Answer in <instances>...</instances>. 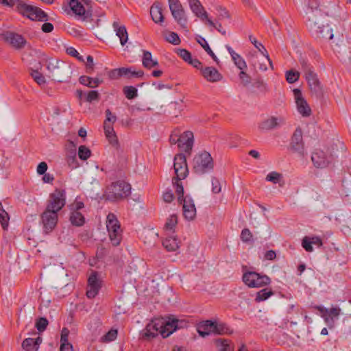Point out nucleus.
I'll use <instances>...</instances> for the list:
<instances>
[{"label": "nucleus", "mask_w": 351, "mask_h": 351, "mask_svg": "<svg viewBox=\"0 0 351 351\" xmlns=\"http://www.w3.org/2000/svg\"><path fill=\"white\" fill-rule=\"evenodd\" d=\"M332 156H326L322 150H316L311 156L314 165L317 168H324L331 162Z\"/></svg>", "instance_id": "obj_21"}, {"label": "nucleus", "mask_w": 351, "mask_h": 351, "mask_svg": "<svg viewBox=\"0 0 351 351\" xmlns=\"http://www.w3.org/2000/svg\"><path fill=\"white\" fill-rule=\"evenodd\" d=\"M69 330L67 328H63L60 337V351H73V346L69 342Z\"/></svg>", "instance_id": "obj_30"}, {"label": "nucleus", "mask_w": 351, "mask_h": 351, "mask_svg": "<svg viewBox=\"0 0 351 351\" xmlns=\"http://www.w3.org/2000/svg\"><path fill=\"white\" fill-rule=\"evenodd\" d=\"M173 168L178 180L184 179L189 173L186 156L182 154H176L174 157Z\"/></svg>", "instance_id": "obj_13"}, {"label": "nucleus", "mask_w": 351, "mask_h": 351, "mask_svg": "<svg viewBox=\"0 0 351 351\" xmlns=\"http://www.w3.org/2000/svg\"><path fill=\"white\" fill-rule=\"evenodd\" d=\"M179 202L182 204L184 217L188 220H193L196 216V208L193 199L190 196L186 195Z\"/></svg>", "instance_id": "obj_18"}, {"label": "nucleus", "mask_w": 351, "mask_h": 351, "mask_svg": "<svg viewBox=\"0 0 351 351\" xmlns=\"http://www.w3.org/2000/svg\"><path fill=\"white\" fill-rule=\"evenodd\" d=\"M232 60L234 61L235 65L240 69L244 70L247 68V64L243 58L239 55L238 53L235 54L233 57H232Z\"/></svg>", "instance_id": "obj_51"}, {"label": "nucleus", "mask_w": 351, "mask_h": 351, "mask_svg": "<svg viewBox=\"0 0 351 351\" xmlns=\"http://www.w3.org/2000/svg\"><path fill=\"white\" fill-rule=\"evenodd\" d=\"M150 15L152 20L156 23H159L162 25L164 22V16L162 14V5L160 3H154L150 8Z\"/></svg>", "instance_id": "obj_28"}, {"label": "nucleus", "mask_w": 351, "mask_h": 351, "mask_svg": "<svg viewBox=\"0 0 351 351\" xmlns=\"http://www.w3.org/2000/svg\"><path fill=\"white\" fill-rule=\"evenodd\" d=\"M216 346L220 351H232L233 345L227 339H219L216 340Z\"/></svg>", "instance_id": "obj_39"}, {"label": "nucleus", "mask_w": 351, "mask_h": 351, "mask_svg": "<svg viewBox=\"0 0 351 351\" xmlns=\"http://www.w3.org/2000/svg\"><path fill=\"white\" fill-rule=\"evenodd\" d=\"M213 167L211 155L207 152H202L193 158V169L196 174H204L211 171Z\"/></svg>", "instance_id": "obj_7"}, {"label": "nucleus", "mask_w": 351, "mask_h": 351, "mask_svg": "<svg viewBox=\"0 0 351 351\" xmlns=\"http://www.w3.org/2000/svg\"><path fill=\"white\" fill-rule=\"evenodd\" d=\"M274 294V291L269 288H265L260 290L256 293V298L254 300L256 302H261L265 301L267 300L269 297L273 295Z\"/></svg>", "instance_id": "obj_38"}, {"label": "nucleus", "mask_w": 351, "mask_h": 351, "mask_svg": "<svg viewBox=\"0 0 351 351\" xmlns=\"http://www.w3.org/2000/svg\"><path fill=\"white\" fill-rule=\"evenodd\" d=\"M58 213L47 209L41 215V222L43 230L46 234L51 232L56 226L58 223Z\"/></svg>", "instance_id": "obj_12"}, {"label": "nucleus", "mask_w": 351, "mask_h": 351, "mask_svg": "<svg viewBox=\"0 0 351 351\" xmlns=\"http://www.w3.org/2000/svg\"><path fill=\"white\" fill-rule=\"evenodd\" d=\"M175 21L183 28L186 29L187 16L184 8L171 14Z\"/></svg>", "instance_id": "obj_34"}, {"label": "nucleus", "mask_w": 351, "mask_h": 351, "mask_svg": "<svg viewBox=\"0 0 351 351\" xmlns=\"http://www.w3.org/2000/svg\"><path fill=\"white\" fill-rule=\"evenodd\" d=\"M197 42L200 44V45L204 48V49L207 52L208 55L213 58V60L216 62L217 64L219 63V60L215 54L213 53L206 40L202 38L199 37V39L197 40Z\"/></svg>", "instance_id": "obj_42"}, {"label": "nucleus", "mask_w": 351, "mask_h": 351, "mask_svg": "<svg viewBox=\"0 0 351 351\" xmlns=\"http://www.w3.org/2000/svg\"><path fill=\"white\" fill-rule=\"evenodd\" d=\"M302 245L306 252H311L313 251V248L311 242L309 239V237H305L302 239Z\"/></svg>", "instance_id": "obj_64"}, {"label": "nucleus", "mask_w": 351, "mask_h": 351, "mask_svg": "<svg viewBox=\"0 0 351 351\" xmlns=\"http://www.w3.org/2000/svg\"><path fill=\"white\" fill-rule=\"evenodd\" d=\"M130 193V184L124 181H118L106 188L104 196L108 200L117 201L127 197Z\"/></svg>", "instance_id": "obj_4"}, {"label": "nucleus", "mask_w": 351, "mask_h": 351, "mask_svg": "<svg viewBox=\"0 0 351 351\" xmlns=\"http://www.w3.org/2000/svg\"><path fill=\"white\" fill-rule=\"evenodd\" d=\"M101 288V281L97 277V273L94 271L88 279L86 296L91 299L94 298L99 293Z\"/></svg>", "instance_id": "obj_17"}, {"label": "nucleus", "mask_w": 351, "mask_h": 351, "mask_svg": "<svg viewBox=\"0 0 351 351\" xmlns=\"http://www.w3.org/2000/svg\"><path fill=\"white\" fill-rule=\"evenodd\" d=\"M117 337V330L114 329H111L101 337V341L103 343L110 342L116 339Z\"/></svg>", "instance_id": "obj_50"}, {"label": "nucleus", "mask_w": 351, "mask_h": 351, "mask_svg": "<svg viewBox=\"0 0 351 351\" xmlns=\"http://www.w3.org/2000/svg\"><path fill=\"white\" fill-rule=\"evenodd\" d=\"M91 154V152L89 148L85 145H80L78 149V156L82 160H87Z\"/></svg>", "instance_id": "obj_49"}, {"label": "nucleus", "mask_w": 351, "mask_h": 351, "mask_svg": "<svg viewBox=\"0 0 351 351\" xmlns=\"http://www.w3.org/2000/svg\"><path fill=\"white\" fill-rule=\"evenodd\" d=\"M215 331L214 333H217L220 335L223 334H231L232 332V330L224 323H217L215 322Z\"/></svg>", "instance_id": "obj_41"}, {"label": "nucleus", "mask_w": 351, "mask_h": 351, "mask_svg": "<svg viewBox=\"0 0 351 351\" xmlns=\"http://www.w3.org/2000/svg\"><path fill=\"white\" fill-rule=\"evenodd\" d=\"M31 75L38 84L43 85L45 84L46 81L44 75L38 71H33Z\"/></svg>", "instance_id": "obj_56"}, {"label": "nucleus", "mask_w": 351, "mask_h": 351, "mask_svg": "<svg viewBox=\"0 0 351 351\" xmlns=\"http://www.w3.org/2000/svg\"><path fill=\"white\" fill-rule=\"evenodd\" d=\"M211 184L213 193H219L221 192V186L217 178L213 177L211 180Z\"/></svg>", "instance_id": "obj_63"}, {"label": "nucleus", "mask_w": 351, "mask_h": 351, "mask_svg": "<svg viewBox=\"0 0 351 351\" xmlns=\"http://www.w3.org/2000/svg\"><path fill=\"white\" fill-rule=\"evenodd\" d=\"M17 11L32 21H47L48 15L40 8L20 2L16 6Z\"/></svg>", "instance_id": "obj_5"}, {"label": "nucleus", "mask_w": 351, "mask_h": 351, "mask_svg": "<svg viewBox=\"0 0 351 351\" xmlns=\"http://www.w3.org/2000/svg\"><path fill=\"white\" fill-rule=\"evenodd\" d=\"M284 123L285 120L282 117H271L261 121L258 128L261 130H269L283 124Z\"/></svg>", "instance_id": "obj_26"}, {"label": "nucleus", "mask_w": 351, "mask_h": 351, "mask_svg": "<svg viewBox=\"0 0 351 351\" xmlns=\"http://www.w3.org/2000/svg\"><path fill=\"white\" fill-rule=\"evenodd\" d=\"M49 76L58 82H68L72 75L70 64L57 59H50L47 62Z\"/></svg>", "instance_id": "obj_2"}, {"label": "nucleus", "mask_w": 351, "mask_h": 351, "mask_svg": "<svg viewBox=\"0 0 351 351\" xmlns=\"http://www.w3.org/2000/svg\"><path fill=\"white\" fill-rule=\"evenodd\" d=\"M193 145V134L186 131L180 134L179 148L185 152L190 153Z\"/></svg>", "instance_id": "obj_22"}, {"label": "nucleus", "mask_w": 351, "mask_h": 351, "mask_svg": "<svg viewBox=\"0 0 351 351\" xmlns=\"http://www.w3.org/2000/svg\"><path fill=\"white\" fill-rule=\"evenodd\" d=\"M165 40L174 45H178L180 43V39L178 35L173 32H169V34L165 36Z\"/></svg>", "instance_id": "obj_54"}, {"label": "nucleus", "mask_w": 351, "mask_h": 351, "mask_svg": "<svg viewBox=\"0 0 351 351\" xmlns=\"http://www.w3.org/2000/svg\"><path fill=\"white\" fill-rule=\"evenodd\" d=\"M239 77L244 87H247L251 83V77L243 70H241L239 74Z\"/></svg>", "instance_id": "obj_55"}, {"label": "nucleus", "mask_w": 351, "mask_h": 351, "mask_svg": "<svg viewBox=\"0 0 351 351\" xmlns=\"http://www.w3.org/2000/svg\"><path fill=\"white\" fill-rule=\"evenodd\" d=\"M250 40L254 45V47L261 53V54L265 58V61L269 64L270 67L273 69V64L271 59L269 58V53L265 47L257 41L256 38L252 36H250Z\"/></svg>", "instance_id": "obj_31"}, {"label": "nucleus", "mask_w": 351, "mask_h": 351, "mask_svg": "<svg viewBox=\"0 0 351 351\" xmlns=\"http://www.w3.org/2000/svg\"><path fill=\"white\" fill-rule=\"evenodd\" d=\"M205 24H208V25L215 28L218 32H221L222 34H226V31L223 30L221 24L219 22V21L216 20L214 22L211 20L208 16L204 22Z\"/></svg>", "instance_id": "obj_52"}, {"label": "nucleus", "mask_w": 351, "mask_h": 351, "mask_svg": "<svg viewBox=\"0 0 351 351\" xmlns=\"http://www.w3.org/2000/svg\"><path fill=\"white\" fill-rule=\"evenodd\" d=\"M200 71L202 76L210 82H219L223 77L218 70L213 66L201 67Z\"/></svg>", "instance_id": "obj_23"}, {"label": "nucleus", "mask_w": 351, "mask_h": 351, "mask_svg": "<svg viewBox=\"0 0 351 351\" xmlns=\"http://www.w3.org/2000/svg\"><path fill=\"white\" fill-rule=\"evenodd\" d=\"M168 3L171 14L183 8L179 0H168Z\"/></svg>", "instance_id": "obj_58"}, {"label": "nucleus", "mask_w": 351, "mask_h": 351, "mask_svg": "<svg viewBox=\"0 0 351 351\" xmlns=\"http://www.w3.org/2000/svg\"><path fill=\"white\" fill-rule=\"evenodd\" d=\"M182 180H178L177 178L173 179V184L176 189V193L178 195V202L181 201L184 198V187L180 182Z\"/></svg>", "instance_id": "obj_43"}, {"label": "nucleus", "mask_w": 351, "mask_h": 351, "mask_svg": "<svg viewBox=\"0 0 351 351\" xmlns=\"http://www.w3.org/2000/svg\"><path fill=\"white\" fill-rule=\"evenodd\" d=\"M241 239L243 242L247 243L251 241L252 234L248 228H244L241 233Z\"/></svg>", "instance_id": "obj_60"}, {"label": "nucleus", "mask_w": 351, "mask_h": 351, "mask_svg": "<svg viewBox=\"0 0 351 351\" xmlns=\"http://www.w3.org/2000/svg\"><path fill=\"white\" fill-rule=\"evenodd\" d=\"M308 26L312 35L317 40H330L333 36L332 28L329 25H324L322 21V13L320 10L311 9L308 12Z\"/></svg>", "instance_id": "obj_1"}, {"label": "nucleus", "mask_w": 351, "mask_h": 351, "mask_svg": "<svg viewBox=\"0 0 351 351\" xmlns=\"http://www.w3.org/2000/svg\"><path fill=\"white\" fill-rule=\"evenodd\" d=\"M217 10L218 12L217 16V21H221L225 19L230 18V14L226 8H223L221 6H218V7H217Z\"/></svg>", "instance_id": "obj_59"}, {"label": "nucleus", "mask_w": 351, "mask_h": 351, "mask_svg": "<svg viewBox=\"0 0 351 351\" xmlns=\"http://www.w3.org/2000/svg\"><path fill=\"white\" fill-rule=\"evenodd\" d=\"M251 93L255 95H265L269 91L267 84L261 77H256L250 86Z\"/></svg>", "instance_id": "obj_25"}, {"label": "nucleus", "mask_w": 351, "mask_h": 351, "mask_svg": "<svg viewBox=\"0 0 351 351\" xmlns=\"http://www.w3.org/2000/svg\"><path fill=\"white\" fill-rule=\"evenodd\" d=\"M285 76L287 82L289 84H293L299 80L300 73L291 69L286 72Z\"/></svg>", "instance_id": "obj_46"}, {"label": "nucleus", "mask_w": 351, "mask_h": 351, "mask_svg": "<svg viewBox=\"0 0 351 351\" xmlns=\"http://www.w3.org/2000/svg\"><path fill=\"white\" fill-rule=\"evenodd\" d=\"M162 245L169 252H175L179 248V242L176 237H167L162 241Z\"/></svg>", "instance_id": "obj_33"}, {"label": "nucleus", "mask_w": 351, "mask_h": 351, "mask_svg": "<svg viewBox=\"0 0 351 351\" xmlns=\"http://www.w3.org/2000/svg\"><path fill=\"white\" fill-rule=\"evenodd\" d=\"M66 204V191L56 189L49 195L46 209L58 213Z\"/></svg>", "instance_id": "obj_9"}, {"label": "nucleus", "mask_w": 351, "mask_h": 351, "mask_svg": "<svg viewBox=\"0 0 351 351\" xmlns=\"http://www.w3.org/2000/svg\"><path fill=\"white\" fill-rule=\"evenodd\" d=\"M73 12L83 21L87 20L91 16L90 11L84 8L80 0H66Z\"/></svg>", "instance_id": "obj_15"}, {"label": "nucleus", "mask_w": 351, "mask_h": 351, "mask_svg": "<svg viewBox=\"0 0 351 351\" xmlns=\"http://www.w3.org/2000/svg\"><path fill=\"white\" fill-rule=\"evenodd\" d=\"M22 347L26 351H38V346L33 338H26L22 343Z\"/></svg>", "instance_id": "obj_44"}, {"label": "nucleus", "mask_w": 351, "mask_h": 351, "mask_svg": "<svg viewBox=\"0 0 351 351\" xmlns=\"http://www.w3.org/2000/svg\"><path fill=\"white\" fill-rule=\"evenodd\" d=\"M1 36L5 43L16 50L23 49L27 44V41L23 36L14 32H3Z\"/></svg>", "instance_id": "obj_10"}, {"label": "nucleus", "mask_w": 351, "mask_h": 351, "mask_svg": "<svg viewBox=\"0 0 351 351\" xmlns=\"http://www.w3.org/2000/svg\"><path fill=\"white\" fill-rule=\"evenodd\" d=\"M137 89L132 86H128L123 88V93L128 99H132L137 97Z\"/></svg>", "instance_id": "obj_48"}, {"label": "nucleus", "mask_w": 351, "mask_h": 351, "mask_svg": "<svg viewBox=\"0 0 351 351\" xmlns=\"http://www.w3.org/2000/svg\"><path fill=\"white\" fill-rule=\"evenodd\" d=\"M121 73L122 77H142L144 75V72L142 70L136 71L133 67H121Z\"/></svg>", "instance_id": "obj_35"}, {"label": "nucleus", "mask_w": 351, "mask_h": 351, "mask_svg": "<svg viewBox=\"0 0 351 351\" xmlns=\"http://www.w3.org/2000/svg\"><path fill=\"white\" fill-rule=\"evenodd\" d=\"M178 223V218L176 215H171L167 219V221L165 224V230L173 231L175 227L176 226Z\"/></svg>", "instance_id": "obj_45"}, {"label": "nucleus", "mask_w": 351, "mask_h": 351, "mask_svg": "<svg viewBox=\"0 0 351 351\" xmlns=\"http://www.w3.org/2000/svg\"><path fill=\"white\" fill-rule=\"evenodd\" d=\"M176 52L177 54L186 62H189V61L192 58L191 53L186 49H178Z\"/></svg>", "instance_id": "obj_61"}, {"label": "nucleus", "mask_w": 351, "mask_h": 351, "mask_svg": "<svg viewBox=\"0 0 351 351\" xmlns=\"http://www.w3.org/2000/svg\"><path fill=\"white\" fill-rule=\"evenodd\" d=\"M142 64L147 69H152L158 65V61L152 58V53L145 50L143 51Z\"/></svg>", "instance_id": "obj_32"}, {"label": "nucleus", "mask_w": 351, "mask_h": 351, "mask_svg": "<svg viewBox=\"0 0 351 351\" xmlns=\"http://www.w3.org/2000/svg\"><path fill=\"white\" fill-rule=\"evenodd\" d=\"M99 99V94L97 90H90L88 93L86 97V101L88 102H93L94 101H98Z\"/></svg>", "instance_id": "obj_62"}, {"label": "nucleus", "mask_w": 351, "mask_h": 351, "mask_svg": "<svg viewBox=\"0 0 351 351\" xmlns=\"http://www.w3.org/2000/svg\"><path fill=\"white\" fill-rule=\"evenodd\" d=\"M106 228L112 245H119L122 239V230L120 223L114 214L109 213L107 215Z\"/></svg>", "instance_id": "obj_6"}, {"label": "nucleus", "mask_w": 351, "mask_h": 351, "mask_svg": "<svg viewBox=\"0 0 351 351\" xmlns=\"http://www.w3.org/2000/svg\"><path fill=\"white\" fill-rule=\"evenodd\" d=\"M290 147L291 150H293V152H297L300 155H304V146L302 139V131L301 128H296L295 132H293V134L291 139Z\"/></svg>", "instance_id": "obj_19"}, {"label": "nucleus", "mask_w": 351, "mask_h": 351, "mask_svg": "<svg viewBox=\"0 0 351 351\" xmlns=\"http://www.w3.org/2000/svg\"><path fill=\"white\" fill-rule=\"evenodd\" d=\"M158 319L152 320L149 323L142 332V338L145 340H150L160 333L161 325Z\"/></svg>", "instance_id": "obj_20"}, {"label": "nucleus", "mask_w": 351, "mask_h": 351, "mask_svg": "<svg viewBox=\"0 0 351 351\" xmlns=\"http://www.w3.org/2000/svg\"><path fill=\"white\" fill-rule=\"evenodd\" d=\"M188 2L192 12L202 22H205L208 14L202 6L201 2L199 0H188Z\"/></svg>", "instance_id": "obj_24"}, {"label": "nucleus", "mask_w": 351, "mask_h": 351, "mask_svg": "<svg viewBox=\"0 0 351 351\" xmlns=\"http://www.w3.org/2000/svg\"><path fill=\"white\" fill-rule=\"evenodd\" d=\"M316 309L319 311L321 313V316L330 327L333 326L335 320L338 319L341 313V309L338 306H332L330 308L322 306H316Z\"/></svg>", "instance_id": "obj_11"}, {"label": "nucleus", "mask_w": 351, "mask_h": 351, "mask_svg": "<svg viewBox=\"0 0 351 351\" xmlns=\"http://www.w3.org/2000/svg\"><path fill=\"white\" fill-rule=\"evenodd\" d=\"M48 324L49 322L45 317H40L36 320L35 326L39 332H42L46 330Z\"/></svg>", "instance_id": "obj_53"}, {"label": "nucleus", "mask_w": 351, "mask_h": 351, "mask_svg": "<svg viewBox=\"0 0 351 351\" xmlns=\"http://www.w3.org/2000/svg\"><path fill=\"white\" fill-rule=\"evenodd\" d=\"M243 282L251 288H260L271 283V279L267 275L255 271H246L242 277Z\"/></svg>", "instance_id": "obj_8"}, {"label": "nucleus", "mask_w": 351, "mask_h": 351, "mask_svg": "<svg viewBox=\"0 0 351 351\" xmlns=\"http://www.w3.org/2000/svg\"><path fill=\"white\" fill-rule=\"evenodd\" d=\"M112 27L116 33V36L119 37L120 43L124 46L128 40V34L126 27L124 25H121L117 21L112 23Z\"/></svg>", "instance_id": "obj_29"}, {"label": "nucleus", "mask_w": 351, "mask_h": 351, "mask_svg": "<svg viewBox=\"0 0 351 351\" xmlns=\"http://www.w3.org/2000/svg\"><path fill=\"white\" fill-rule=\"evenodd\" d=\"M80 84L90 88H95L102 83V80L99 78H92L88 76H81L79 80Z\"/></svg>", "instance_id": "obj_37"}, {"label": "nucleus", "mask_w": 351, "mask_h": 351, "mask_svg": "<svg viewBox=\"0 0 351 351\" xmlns=\"http://www.w3.org/2000/svg\"><path fill=\"white\" fill-rule=\"evenodd\" d=\"M69 219L72 225L75 226H82L85 223L84 215L78 210H71Z\"/></svg>", "instance_id": "obj_36"}, {"label": "nucleus", "mask_w": 351, "mask_h": 351, "mask_svg": "<svg viewBox=\"0 0 351 351\" xmlns=\"http://www.w3.org/2000/svg\"><path fill=\"white\" fill-rule=\"evenodd\" d=\"M161 324L160 334L165 338L169 337L178 328L179 321L175 318H161L158 319Z\"/></svg>", "instance_id": "obj_16"}, {"label": "nucleus", "mask_w": 351, "mask_h": 351, "mask_svg": "<svg viewBox=\"0 0 351 351\" xmlns=\"http://www.w3.org/2000/svg\"><path fill=\"white\" fill-rule=\"evenodd\" d=\"M300 64L305 73V78L312 95L319 97L323 94V89L317 74L313 71L312 66L304 59L300 60Z\"/></svg>", "instance_id": "obj_3"}, {"label": "nucleus", "mask_w": 351, "mask_h": 351, "mask_svg": "<svg viewBox=\"0 0 351 351\" xmlns=\"http://www.w3.org/2000/svg\"><path fill=\"white\" fill-rule=\"evenodd\" d=\"M293 94L297 110L299 113L303 117H309L311 114V109L307 101L303 97L301 90L295 88L293 90Z\"/></svg>", "instance_id": "obj_14"}, {"label": "nucleus", "mask_w": 351, "mask_h": 351, "mask_svg": "<svg viewBox=\"0 0 351 351\" xmlns=\"http://www.w3.org/2000/svg\"><path fill=\"white\" fill-rule=\"evenodd\" d=\"M10 217L8 213L3 208L0 202V223L3 230H7L9 225Z\"/></svg>", "instance_id": "obj_40"}, {"label": "nucleus", "mask_w": 351, "mask_h": 351, "mask_svg": "<svg viewBox=\"0 0 351 351\" xmlns=\"http://www.w3.org/2000/svg\"><path fill=\"white\" fill-rule=\"evenodd\" d=\"M282 178V175L276 171H272L269 173L267 177L266 180L269 182H271L274 184H277L280 182Z\"/></svg>", "instance_id": "obj_57"}, {"label": "nucleus", "mask_w": 351, "mask_h": 351, "mask_svg": "<svg viewBox=\"0 0 351 351\" xmlns=\"http://www.w3.org/2000/svg\"><path fill=\"white\" fill-rule=\"evenodd\" d=\"M215 322L211 320H206L199 323L197 326V330L200 336L205 337L215 331Z\"/></svg>", "instance_id": "obj_27"}, {"label": "nucleus", "mask_w": 351, "mask_h": 351, "mask_svg": "<svg viewBox=\"0 0 351 351\" xmlns=\"http://www.w3.org/2000/svg\"><path fill=\"white\" fill-rule=\"evenodd\" d=\"M66 161L69 165V166L71 169H76L78 167V162L76 158V153L75 151L70 152L69 154L67 155L66 157Z\"/></svg>", "instance_id": "obj_47"}]
</instances>
